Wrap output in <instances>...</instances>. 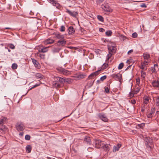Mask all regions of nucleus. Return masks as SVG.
<instances>
[{
  "label": "nucleus",
  "mask_w": 159,
  "mask_h": 159,
  "mask_svg": "<svg viewBox=\"0 0 159 159\" xmlns=\"http://www.w3.org/2000/svg\"><path fill=\"white\" fill-rule=\"evenodd\" d=\"M146 147L151 149L153 147V143L152 140L149 138H145L144 139Z\"/></svg>",
  "instance_id": "nucleus-1"
},
{
  "label": "nucleus",
  "mask_w": 159,
  "mask_h": 159,
  "mask_svg": "<svg viewBox=\"0 0 159 159\" xmlns=\"http://www.w3.org/2000/svg\"><path fill=\"white\" fill-rule=\"evenodd\" d=\"M95 147L99 148H102L104 145V143L99 140H96L95 141Z\"/></svg>",
  "instance_id": "nucleus-2"
},
{
  "label": "nucleus",
  "mask_w": 159,
  "mask_h": 159,
  "mask_svg": "<svg viewBox=\"0 0 159 159\" xmlns=\"http://www.w3.org/2000/svg\"><path fill=\"white\" fill-rule=\"evenodd\" d=\"M16 128L18 131H22L25 129V126L22 123L18 122L16 125Z\"/></svg>",
  "instance_id": "nucleus-3"
},
{
  "label": "nucleus",
  "mask_w": 159,
  "mask_h": 159,
  "mask_svg": "<svg viewBox=\"0 0 159 159\" xmlns=\"http://www.w3.org/2000/svg\"><path fill=\"white\" fill-rule=\"evenodd\" d=\"M111 76L113 78H115L116 80L119 81L120 83L122 81V75L121 74H113Z\"/></svg>",
  "instance_id": "nucleus-4"
},
{
  "label": "nucleus",
  "mask_w": 159,
  "mask_h": 159,
  "mask_svg": "<svg viewBox=\"0 0 159 159\" xmlns=\"http://www.w3.org/2000/svg\"><path fill=\"white\" fill-rule=\"evenodd\" d=\"M101 7L105 11L111 12L112 11L110 7L107 4H103L101 5Z\"/></svg>",
  "instance_id": "nucleus-5"
},
{
  "label": "nucleus",
  "mask_w": 159,
  "mask_h": 159,
  "mask_svg": "<svg viewBox=\"0 0 159 159\" xmlns=\"http://www.w3.org/2000/svg\"><path fill=\"white\" fill-rule=\"evenodd\" d=\"M98 117L103 121L107 122L108 119L107 118L105 115L103 113H99L98 114Z\"/></svg>",
  "instance_id": "nucleus-6"
},
{
  "label": "nucleus",
  "mask_w": 159,
  "mask_h": 159,
  "mask_svg": "<svg viewBox=\"0 0 159 159\" xmlns=\"http://www.w3.org/2000/svg\"><path fill=\"white\" fill-rule=\"evenodd\" d=\"M108 49L109 52H112L114 53L116 52V46L112 45L111 44H109L108 45Z\"/></svg>",
  "instance_id": "nucleus-7"
},
{
  "label": "nucleus",
  "mask_w": 159,
  "mask_h": 159,
  "mask_svg": "<svg viewBox=\"0 0 159 159\" xmlns=\"http://www.w3.org/2000/svg\"><path fill=\"white\" fill-rule=\"evenodd\" d=\"M48 2L53 6L56 7L57 8H59L60 7L59 4L54 0H48Z\"/></svg>",
  "instance_id": "nucleus-8"
},
{
  "label": "nucleus",
  "mask_w": 159,
  "mask_h": 159,
  "mask_svg": "<svg viewBox=\"0 0 159 159\" xmlns=\"http://www.w3.org/2000/svg\"><path fill=\"white\" fill-rule=\"evenodd\" d=\"M101 70H98L92 73L88 77V78L91 79L94 78L99 73V72Z\"/></svg>",
  "instance_id": "nucleus-9"
},
{
  "label": "nucleus",
  "mask_w": 159,
  "mask_h": 159,
  "mask_svg": "<svg viewBox=\"0 0 159 159\" xmlns=\"http://www.w3.org/2000/svg\"><path fill=\"white\" fill-rule=\"evenodd\" d=\"M66 41L63 39L62 40H59L57 43V46L59 47L63 46L65 45L66 44Z\"/></svg>",
  "instance_id": "nucleus-10"
},
{
  "label": "nucleus",
  "mask_w": 159,
  "mask_h": 159,
  "mask_svg": "<svg viewBox=\"0 0 159 159\" xmlns=\"http://www.w3.org/2000/svg\"><path fill=\"white\" fill-rule=\"evenodd\" d=\"M31 60L33 64H34L35 67L38 69H40V65L39 63L37 61L34 59L31 58Z\"/></svg>",
  "instance_id": "nucleus-11"
},
{
  "label": "nucleus",
  "mask_w": 159,
  "mask_h": 159,
  "mask_svg": "<svg viewBox=\"0 0 159 159\" xmlns=\"http://www.w3.org/2000/svg\"><path fill=\"white\" fill-rule=\"evenodd\" d=\"M66 10V12L68 13L70 15L73 17H76V15L78 14L77 12L75 11L72 12L68 9H67Z\"/></svg>",
  "instance_id": "nucleus-12"
},
{
  "label": "nucleus",
  "mask_w": 159,
  "mask_h": 159,
  "mask_svg": "<svg viewBox=\"0 0 159 159\" xmlns=\"http://www.w3.org/2000/svg\"><path fill=\"white\" fill-rule=\"evenodd\" d=\"M152 86L154 88H159V79H158L156 81V80H154L152 82Z\"/></svg>",
  "instance_id": "nucleus-13"
},
{
  "label": "nucleus",
  "mask_w": 159,
  "mask_h": 159,
  "mask_svg": "<svg viewBox=\"0 0 159 159\" xmlns=\"http://www.w3.org/2000/svg\"><path fill=\"white\" fill-rule=\"evenodd\" d=\"M84 143L89 145L91 144V140L90 137L85 136L84 139Z\"/></svg>",
  "instance_id": "nucleus-14"
},
{
  "label": "nucleus",
  "mask_w": 159,
  "mask_h": 159,
  "mask_svg": "<svg viewBox=\"0 0 159 159\" xmlns=\"http://www.w3.org/2000/svg\"><path fill=\"white\" fill-rule=\"evenodd\" d=\"M158 69V65L157 64H155L153 67H151V71L152 73H156L157 70Z\"/></svg>",
  "instance_id": "nucleus-15"
},
{
  "label": "nucleus",
  "mask_w": 159,
  "mask_h": 159,
  "mask_svg": "<svg viewBox=\"0 0 159 159\" xmlns=\"http://www.w3.org/2000/svg\"><path fill=\"white\" fill-rule=\"evenodd\" d=\"M68 34H73L75 32V29L72 26H70L68 29Z\"/></svg>",
  "instance_id": "nucleus-16"
},
{
  "label": "nucleus",
  "mask_w": 159,
  "mask_h": 159,
  "mask_svg": "<svg viewBox=\"0 0 159 159\" xmlns=\"http://www.w3.org/2000/svg\"><path fill=\"white\" fill-rule=\"evenodd\" d=\"M55 37L58 39H64V35L61 34L60 33H57L55 34Z\"/></svg>",
  "instance_id": "nucleus-17"
},
{
  "label": "nucleus",
  "mask_w": 159,
  "mask_h": 159,
  "mask_svg": "<svg viewBox=\"0 0 159 159\" xmlns=\"http://www.w3.org/2000/svg\"><path fill=\"white\" fill-rule=\"evenodd\" d=\"M121 146V145L119 143H118L116 146H114L113 147V152H114L118 151Z\"/></svg>",
  "instance_id": "nucleus-18"
},
{
  "label": "nucleus",
  "mask_w": 159,
  "mask_h": 159,
  "mask_svg": "<svg viewBox=\"0 0 159 159\" xmlns=\"http://www.w3.org/2000/svg\"><path fill=\"white\" fill-rule=\"evenodd\" d=\"M150 99V98L147 96H144L143 98V103L147 104L148 103Z\"/></svg>",
  "instance_id": "nucleus-19"
},
{
  "label": "nucleus",
  "mask_w": 159,
  "mask_h": 159,
  "mask_svg": "<svg viewBox=\"0 0 159 159\" xmlns=\"http://www.w3.org/2000/svg\"><path fill=\"white\" fill-rule=\"evenodd\" d=\"M53 86L56 88H59L61 87V85L59 82H57V81H54L53 82L52 84Z\"/></svg>",
  "instance_id": "nucleus-20"
},
{
  "label": "nucleus",
  "mask_w": 159,
  "mask_h": 159,
  "mask_svg": "<svg viewBox=\"0 0 159 159\" xmlns=\"http://www.w3.org/2000/svg\"><path fill=\"white\" fill-rule=\"evenodd\" d=\"M35 77L37 79H42L43 78V76L40 73H37L35 75Z\"/></svg>",
  "instance_id": "nucleus-21"
},
{
  "label": "nucleus",
  "mask_w": 159,
  "mask_h": 159,
  "mask_svg": "<svg viewBox=\"0 0 159 159\" xmlns=\"http://www.w3.org/2000/svg\"><path fill=\"white\" fill-rule=\"evenodd\" d=\"M54 41L52 39H48L47 40L45 41L44 43L45 44H51L53 43Z\"/></svg>",
  "instance_id": "nucleus-22"
},
{
  "label": "nucleus",
  "mask_w": 159,
  "mask_h": 159,
  "mask_svg": "<svg viewBox=\"0 0 159 159\" xmlns=\"http://www.w3.org/2000/svg\"><path fill=\"white\" fill-rule=\"evenodd\" d=\"M48 51V47H45L43 48H41L39 50V51L41 52H45Z\"/></svg>",
  "instance_id": "nucleus-23"
},
{
  "label": "nucleus",
  "mask_w": 159,
  "mask_h": 159,
  "mask_svg": "<svg viewBox=\"0 0 159 159\" xmlns=\"http://www.w3.org/2000/svg\"><path fill=\"white\" fill-rule=\"evenodd\" d=\"M31 147L30 145H29L26 146V150L28 153H30L31 152Z\"/></svg>",
  "instance_id": "nucleus-24"
},
{
  "label": "nucleus",
  "mask_w": 159,
  "mask_h": 159,
  "mask_svg": "<svg viewBox=\"0 0 159 159\" xmlns=\"http://www.w3.org/2000/svg\"><path fill=\"white\" fill-rule=\"evenodd\" d=\"M104 145H105L102 148L104 149H106V151H109V149L111 146L110 144H106L104 143Z\"/></svg>",
  "instance_id": "nucleus-25"
},
{
  "label": "nucleus",
  "mask_w": 159,
  "mask_h": 159,
  "mask_svg": "<svg viewBox=\"0 0 159 159\" xmlns=\"http://www.w3.org/2000/svg\"><path fill=\"white\" fill-rule=\"evenodd\" d=\"M59 79V83L60 82L61 84H64L65 82V80L63 78L60 77H58Z\"/></svg>",
  "instance_id": "nucleus-26"
},
{
  "label": "nucleus",
  "mask_w": 159,
  "mask_h": 159,
  "mask_svg": "<svg viewBox=\"0 0 159 159\" xmlns=\"http://www.w3.org/2000/svg\"><path fill=\"white\" fill-rule=\"evenodd\" d=\"M93 82L91 80L88 82L87 84V86L88 87V88H89L93 85Z\"/></svg>",
  "instance_id": "nucleus-27"
},
{
  "label": "nucleus",
  "mask_w": 159,
  "mask_h": 159,
  "mask_svg": "<svg viewBox=\"0 0 159 159\" xmlns=\"http://www.w3.org/2000/svg\"><path fill=\"white\" fill-rule=\"evenodd\" d=\"M108 65L107 63H104L101 67V69L102 70L106 69L108 66Z\"/></svg>",
  "instance_id": "nucleus-28"
},
{
  "label": "nucleus",
  "mask_w": 159,
  "mask_h": 159,
  "mask_svg": "<svg viewBox=\"0 0 159 159\" xmlns=\"http://www.w3.org/2000/svg\"><path fill=\"white\" fill-rule=\"evenodd\" d=\"M143 57L144 59L148 60L150 57V55L147 53H144Z\"/></svg>",
  "instance_id": "nucleus-29"
},
{
  "label": "nucleus",
  "mask_w": 159,
  "mask_h": 159,
  "mask_svg": "<svg viewBox=\"0 0 159 159\" xmlns=\"http://www.w3.org/2000/svg\"><path fill=\"white\" fill-rule=\"evenodd\" d=\"M141 77L143 78H145L146 75V73L143 70L141 71Z\"/></svg>",
  "instance_id": "nucleus-30"
},
{
  "label": "nucleus",
  "mask_w": 159,
  "mask_h": 159,
  "mask_svg": "<svg viewBox=\"0 0 159 159\" xmlns=\"http://www.w3.org/2000/svg\"><path fill=\"white\" fill-rule=\"evenodd\" d=\"M70 73V72L67 70L64 69V70L62 74L64 75H68Z\"/></svg>",
  "instance_id": "nucleus-31"
},
{
  "label": "nucleus",
  "mask_w": 159,
  "mask_h": 159,
  "mask_svg": "<svg viewBox=\"0 0 159 159\" xmlns=\"http://www.w3.org/2000/svg\"><path fill=\"white\" fill-rule=\"evenodd\" d=\"M97 18L98 19L101 21L103 22L104 21V19L103 17L101 16H98Z\"/></svg>",
  "instance_id": "nucleus-32"
},
{
  "label": "nucleus",
  "mask_w": 159,
  "mask_h": 159,
  "mask_svg": "<svg viewBox=\"0 0 159 159\" xmlns=\"http://www.w3.org/2000/svg\"><path fill=\"white\" fill-rule=\"evenodd\" d=\"M17 65L16 63H13L12 65L11 68L12 69L15 70L17 69Z\"/></svg>",
  "instance_id": "nucleus-33"
},
{
  "label": "nucleus",
  "mask_w": 159,
  "mask_h": 159,
  "mask_svg": "<svg viewBox=\"0 0 159 159\" xmlns=\"http://www.w3.org/2000/svg\"><path fill=\"white\" fill-rule=\"evenodd\" d=\"M112 33V32L111 30H109L106 32V34L107 36H110L111 35Z\"/></svg>",
  "instance_id": "nucleus-34"
},
{
  "label": "nucleus",
  "mask_w": 159,
  "mask_h": 159,
  "mask_svg": "<svg viewBox=\"0 0 159 159\" xmlns=\"http://www.w3.org/2000/svg\"><path fill=\"white\" fill-rule=\"evenodd\" d=\"M61 50V48H55L53 50V52H58Z\"/></svg>",
  "instance_id": "nucleus-35"
},
{
  "label": "nucleus",
  "mask_w": 159,
  "mask_h": 159,
  "mask_svg": "<svg viewBox=\"0 0 159 159\" xmlns=\"http://www.w3.org/2000/svg\"><path fill=\"white\" fill-rule=\"evenodd\" d=\"M112 55V54L110 52H109V54L107 55L106 57V60H108L111 58Z\"/></svg>",
  "instance_id": "nucleus-36"
},
{
  "label": "nucleus",
  "mask_w": 159,
  "mask_h": 159,
  "mask_svg": "<svg viewBox=\"0 0 159 159\" xmlns=\"http://www.w3.org/2000/svg\"><path fill=\"white\" fill-rule=\"evenodd\" d=\"M137 126L139 128L143 129L145 126V124L144 123H141L140 124H139L137 125Z\"/></svg>",
  "instance_id": "nucleus-37"
},
{
  "label": "nucleus",
  "mask_w": 159,
  "mask_h": 159,
  "mask_svg": "<svg viewBox=\"0 0 159 159\" xmlns=\"http://www.w3.org/2000/svg\"><path fill=\"white\" fill-rule=\"evenodd\" d=\"M8 46L11 49H14L15 48V47L14 45L12 43H9L8 45Z\"/></svg>",
  "instance_id": "nucleus-38"
},
{
  "label": "nucleus",
  "mask_w": 159,
  "mask_h": 159,
  "mask_svg": "<svg viewBox=\"0 0 159 159\" xmlns=\"http://www.w3.org/2000/svg\"><path fill=\"white\" fill-rule=\"evenodd\" d=\"M57 70L61 73H62L64 70V69L61 67H59L57 68Z\"/></svg>",
  "instance_id": "nucleus-39"
},
{
  "label": "nucleus",
  "mask_w": 159,
  "mask_h": 159,
  "mask_svg": "<svg viewBox=\"0 0 159 159\" xmlns=\"http://www.w3.org/2000/svg\"><path fill=\"white\" fill-rule=\"evenodd\" d=\"M156 104L157 106H159V96L156 99Z\"/></svg>",
  "instance_id": "nucleus-40"
},
{
  "label": "nucleus",
  "mask_w": 159,
  "mask_h": 159,
  "mask_svg": "<svg viewBox=\"0 0 159 159\" xmlns=\"http://www.w3.org/2000/svg\"><path fill=\"white\" fill-rule=\"evenodd\" d=\"M124 66V64L123 63H121L119 64V66L118 67V68L119 69H122Z\"/></svg>",
  "instance_id": "nucleus-41"
},
{
  "label": "nucleus",
  "mask_w": 159,
  "mask_h": 159,
  "mask_svg": "<svg viewBox=\"0 0 159 159\" xmlns=\"http://www.w3.org/2000/svg\"><path fill=\"white\" fill-rule=\"evenodd\" d=\"M38 56L40 57L41 59H44L45 58V55L43 54L40 53H38Z\"/></svg>",
  "instance_id": "nucleus-42"
},
{
  "label": "nucleus",
  "mask_w": 159,
  "mask_h": 159,
  "mask_svg": "<svg viewBox=\"0 0 159 159\" xmlns=\"http://www.w3.org/2000/svg\"><path fill=\"white\" fill-rule=\"evenodd\" d=\"M30 136L29 135H26L25 137V139L27 140H29L30 139Z\"/></svg>",
  "instance_id": "nucleus-43"
},
{
  "label": "nucleus",
  "mask_w": 159,
  "mask_h": 159,
  "mask_svg": "<svg viewBox=\"0 0 159 159\" xmlns=\"http://www.w3.org/2000/svg\"><path fill=\"white\" fill-rule=\"evenodd\" d=\"M65 82H67L68 84H70L71 83V80L70 78H67L65 80Z\"/></svg>",
  "instance_id": "nucleus-44"
},
{
  "label": "nucleus",
  "mask_w": 159,
  "mask_h": 159,
  "mask_svg": "<svg viewBox=\"0 0 159 159\" xmlns=\"http://www.w3.org/2000/svg\"><path fill=\"white\" fill-rule=\"evenodd\" d=\"M120 39L123 41L125 40V39L126 38V37L122 35H120Z\"/></svg>",
  "instance_id": "nucleus-45"
},
{
  "label": "nucleus",
  "mask_w": 159,
  "mask_h": 159,
  "mask_svg": "<svg viewBox=\"0 0 159 159\" xmlns=\"http://www.w3.org/2000/svg\"><path fill=\"white\" fill-rule=\"evenodd\" d=\"M138 36L137 33L136 32H134L132 34V37L134 38H136Z\"/></svg>",
  "instance_id": "nucleus-46"
},
{
  "label": "nucleus",
  "mask_w": 159,
  "mask_h": 159,
  "mask_svg": "<svg viewBox=\"0 0 159 159\" xmlns=\"http://www.w3.org/2000/svg\"><path fill=\"white\" fill-rule=\"evenodd\" d=\"M107 78L106 75H104L102 77H101L100 78V80L101 81H103L105 79H106Z\"/></svg>",
  "instance_id": "nucleus-47"
},
{
  "label": "nucleus",
  "mask_w": 159,
  "mask_h": 159,
  "mask_svg": "<svg viewBox=\"0 0 159 159\" xmlns=\"http://www.w3.org/2000/svg\"><path fill=\"white\" fill-rule=\"evenodd\" d=\"M65 30V27L63 25H62L61 26L60 30V31H61V32H63V31H64Z\"/></svg>",
  "instance_id": "nucleus-48"
},
{
  "label": "nucleus",
  "mask_w": 159,
  "mask_h": 159,
  "mask_svg": "<svg viewBox=\"0 0 159 159\" xmlns=\"http://www.w3.org/2000/svg\"><path fill=\"white\" fill-rule=\"evenodd\" d=\"M145 60L144 61L143 64H144V65H148V60L145 59Z\"/></svg>",
  "instance_id": "nucleus-49"
},
{
  "label": "nucleus",
  "mask_w": 159,
  "mask_h": 159,
  "mask_svg": "<svg viewBox=\"0 0 159 159\" xmlns=\"http://www.w3.org/2000/svg\"><path fill=\"white\" fill-rule=\"evenodd\" d=\"M95 52L98 54H100L101 51L98 49H96Z\"/></svg>",
  "instance_id": "nucleus-50"
},
{
  "label": "nucleus",
  "mask_w": 159,
  "mask_h": 159,
  "mask_svg": "<svg viewBox=\"0 0 159 159\" xmlns=\"http://www.w3.org/2000/svg\"><path fill=\"white\" fill-rule=\"evenodd\" d=\"M147 117L148 118H151L152 117V113H149L147 114Z\"/></svg>",
  "instance_id": "nucleus-51"
},
{
  "label": "nucleus",
  "mask_w": 159,
  "mask_h": 159,
  "mask_svg": "<svg viewBox=\"0 0 159 159\" xmlns=\"http://www.w3.org/2000/svg\"><path fill=\"white\" fill-rule=\"evenodd\" d=\"M105 91L107 93H109V90L108 87H106L105 88Z\"/></svg>",
  "instance_id": "nucleus-52"
},
{
  "label": "nucleus",
  "mask_w": 159,
  "mask_h": 159,
  "mask_svg": "<svg viewBox=\"0 0 159 159\" xmlns=\"http://www.w3.org/2000/svg\"><path fill=\"white\" fill-rule=\"evenodd\" d=\"M40 85V84H35V85H34L33 87H32V88H31L30 89H32L36 87H37L39 86Z\"/></svg>",
  "instance_id": "nucleus-53"
},
{
  "label": "nucleus",
  "mask_w": 159,
  "mask_h": 159,
  "mask_svg": "<svg viewBox=\"0 0 159 159\" xmlns=\"http://www.w3.org/2000/svg\"><path fill=\"white\" fill-rule=\"evenodd\" d=\"M129 97H132L134 96V94L133 93H132L131 92H130L129 94Z\"/></svg>",
  "instance_id": "nucleus-54"
},
{
  "label": "nucleus",
  "mask_w": 159,
  "mask_h": 159,
  "mask_svg": "<svg viewBox=\"0 0 159 159\" xmlns=\"http://www.w3.org/2000/svg\"><path fill=\"white\" fill-rule=\"evenodd\" d=\"M155 109L154 108H152L151 109V112L150 113H152V114L155 112Z\"/></svg>",
  "instance_id": "nucleus-55"
},
{
  "label": "nucleus",
  "mask_w": 159,
  "mask_h": 159,
  "mask_svg": "<svg viewBox=\"0 0 159 159\" xmlns=\"http://www.w3.org/2000/svg\"><path fill=\"white\" fill-rule=\"evenodd\" d=\"M140 6L142 7H147L145 3H143L142 4L140 5Z\"/></svg>",
  "instance_id": "nucleus-56"
},
{
  "label": "nucleus",
  "mask_w": 159,
  "mask_h": 159,
  "mask_svg": "<svg viewBox=\"0 0 159 159\" xmlns=\"http://www.w3.org/2000/svg\"><path fill=\"white\" fill-rule=\"evenodd\" d=\"M133 61L132 59H129L127 60V62L129 64H130V63L132 62Z\"/></svg>",
  "instance_id": "nucleus-57"
},
{
  "label": "nucleus",
  "mask_w": 159,
  "mask_h": 159,
  "mask_svg": "<svg viewBox=\"0 0 159 159\" xmlns=\"http://www.w3.org/2000/svg\"><path fill=\"white\" fill-rule=\"evenodd\" d=\"M58 76H55V80L54 81H57V82H59V79L58 78Z\"/></svg>",
  "instance_id": "nucleus-58"
},
{
  "label": "nucleus",
  "mask_w": 159,
  "mask_h": 159,
  "mask_svg": "<svg viewBox=\"0 0 159 159\" xmlns=\"http://www.w3.org/2000/svg\"><path fill=\"white\" fill-rule=\"evenodd\" d=\"M99 31L100 32H103L105 31V30L102 28H100L99 29Z\"/></svg>",
  "instance_id": "nucleus-59"
},
{
  "label": "nucleus",
  "mask_w": 159,
  "mask_h": 159,
  "mask_svg": "<svg viewBox=\"0 0 159 159\" xmlns=\"http://www.w3.org/2000/svg\"><path fill=\"white\" fill-rule=\"evenodd\" d=\"M131 103L132 104H134L136 103V101L134 99L132 100L131 101Z\"/></svg>",
  "instance_id": "nucleus-60"
},
{
  "label": "nucleus",
  "mask_w": 159,
  "mask_h": 159,
  "mask_svg": "<svg viewBox=\"0 0 159 159\" xmlns=\"http://www.w3.org/2000/svg\"><path fill=\"white\" fill-rule=\"evenodd\" d=\"M133 52V50L131 49V50H129V51L127 53H128V54H131L132 52Z\"/></svg>",
  "instance_id": "nucleus-61"
},
{
  "label": "nucleus",
  "mask_w": 159,
  "mask_h": 159,
  "mask_svg": "<svg viewBox=\"0 0 159 159\" xmlns=\"http://www.w3.org/2000/svg\"><path fill=\"white\" fill-rule=\"evenodd\" d=\"M85 76V75H79V77L80 78L82 79L84 78V77Z\"/></svg>",
  "instance_id": "nucleus-62"
},
{
  "label": "nucleus",
  "mask_w": 159,
  "mask_h": 159,
  "mask_svg": "<svg viewBox=\"0 0 159 159\" xmlns=\"http://www.w3.org/2000/svg\"><path fill=\"white\" fill-rule=\"evenodd\" d=\"M136 82L137 83H140V79L139 78H137L136 80Z\"/></svg>",
  "instance_id": "nucleus-63"
},
{
  "label": "nucleus",
  "mask_w": 159,
  "mask_h": 159,
  "mask_svg": "<svg viewBox=\"0 0 159 159\" xmlns=\"http://www.w3.org/2000/svg\"><path fill=\"white\" fill-rule=\"evenodd\" d=\"M3 120H4L3 119H2L1 120H0V125H2V123H3Z\"/></svg>",
  "instance_id": "nucleus-64"
}]
</instances>
